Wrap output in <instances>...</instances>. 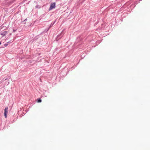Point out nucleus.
<instances>
[{"label": "nucleus", "instance_id": "nucleus-2", "mask_svg": "<svg viewBox=\"0 0 150 150\" xmlns=\"http://www.w3.org/2000/svg\"><path fill=\"white\" fill-rule=\"evenodd\" d=\"M55 6V3H53L52 4L50 8V10H51L52 9L54 8Z\"/></svg>", "mask_w": 150, "mask_h": 150}, {"label": "nucleus", "instance_id": "nucleus-3", "mask_svg": "<svg viewBox=\"0 0 150 150\" xmlns=\"http://www.w3.org/2000/svg\"><path fill=\"white\" fill-rule=\"evenodd\" d=\"M7 33V31H3V32H1L0 34L1 35H2V37H4V36H5Z\"/></svg>", "mask_w": 150, "mask_h": 150}, {"label": "nucleus", "instance_id": "nucleus-4", "mask_svg": "<svg viewBox=\"0 0 150 150\" xmlns=\"http://www.w3.org/2000/svg\"><path fill=\"white\" fill-rule=\"evenodd\" d=\"M41 101H42V100H41L40 99H39L38 100V103H40V102H41Z\"/></svg>", "mask_w": 150, "mask_h": 150}, {"label": "nucleus", "instance_id": "nucleus-5", "mask_svg": "<svg viewBox=\"0 0 150 150\" xmlns=\"http://www.w3.org/2000/svg\"><path fill=\"white\" fill-rule=\"evenodd\" d=\"M8 43H6V44H4V46L5 47H6L8 45Z\"/></svg>", "mask_w": 150, "mask_h": 150}, {"label": "nucleus", "instance_id": "nucleus-1", "mask_svg": "<svg viewBox=\"0 0 150 150\" xmlns=\"http://www.w3.org/2000/svg\"><path fill=\"white\" fill-rule=\"evenodd\" d=\"M8 112V108L7 107L5 108L4 109V115L5 117L6 118L7 117V114Z\"/></svg>", "mask_w": 150, "mask_h": 150}, {"label": "nucleus", "instance_id": "nucleus-6", "mask_svg": "<svg viewBox=\"0 0 150 150\" xmlns=\"http://www.w3.org/2000/svg\"><path fill=\"white\" fill-rule=\"evenodd\" d=\"M1 42H0V45H1Z\"/></svg>", "mask_w": 150, "mask_h": 150}]
</instances>
